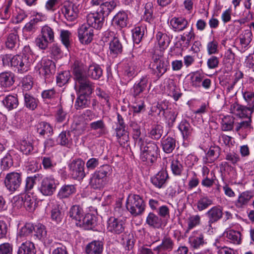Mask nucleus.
<instances>
[{"label":"nucleus","instance_id":"nucleus-1","mask_svg":"<svg viewBox=\"0 0 254 254\" xmlns=\"http://www.w3.org/2000/svg\"><path fill=\"white\" fill-rule=\"evenodd\" d=\"M112 172L111 167L108 165H103L96 171L90 179L89 185L95 190H100L105 184L106 177Z\"/></svg>","mask_w":254,"mask_h":254},{"label":"nucleus","instance_id":"nucleus-2","mask_svg":"<svg viewBox=\"0 0 254 254\" xmlns=\"http://www.w3.org/2000/svg\"><path fill=\"white\" fill-rule=\"evenodd\" d=\"M32 63V59L26 54L16 55L12 57L11 67L14 71L23 73L28 71Z\"/></svg>","mask_w":254,"mask_h":254},{"label":"nucleus","instance_id":"nucleus-3","mask_svg":"<svg viewBox=\"0 0 254 254\" xmlns=\"http://www.w3.org/2000/svg\"><path fill=\"white\" fill-rule=\"evenodd\" d=\"M84 164V162L80 158L75 159L69 164L70 174L73 179L80 181L85 177Z\"/></svg>","mask_w":254,"mask_h":254},{"label":"nucleus","instance_id":"nucleus-4","mask_svg":"<svg viewBox=\"0 0 254 254\" xmlns=\"http://www.w3.org/2000/svg\"><path fill=\"white\" fill-rule=\"evenodd\" d=\"M143 199L139 195L134 194L128 196L126 203L128 210L134 216L140 215L143 211Z\"/></svg>","mask_w":254,"mask_h":254},{"label":"nucleus","instance_id":"nucleus-5","mask_svg":"<svg viewBox=\"0 0 254 254\" xmlns=\"http://www.w3.org/2000/svg\"><path fill=\"white\" fill-rule=\"evenodd\" d=\"M169 62L162 54H154L152 57V61L150 67L157 73L162 76L167 70Z\"/></svg>","mask_w":254,"mask_h":254},{"label":"nucleus","instance_id":"nucleus-6","mask_svg":"<svg viewBox=\"0 0 254 254\" xmlns=\"http://www.w3.org/2000/svg\"><path fill=\"white\" fill-rule=\"evenodd\" d=\"M55 67V63L53 61L46 57H43L35 66V70L38 73L47 78L52 74V70Z\"/></svg>","mask_w":254,"mask_h":254},{"label":"nucleus","instance_id":"nucleus-7","mask_svg":"<svg viewBox=\"0 0 254 254\" xmlns=\"http://www.w3.org/2000/svg\"><path fill=\"white\" fill-rule=\"evenodd\" d=\"M21 182V174L15 172L8 173L4 179L5 186L11 192L17 190L20 186Z\"/></svg>","mask_w":254,"mask_h":254},{"label":"nucleus","instance_id":"nucleus-8","mask_svg":"<svg viewBox=\"0 0 254 254\" xmlns=\"http://www.w3.org/2000/svg\"><path fill=\"white\" fill-rule=\"evenodd\" d=\"M56 188L55 179L51 177H46L42 180L39 190L44 195L51 196L56 191Z\"/></svg>","mask_w":254,"mask_h":254},{"label":"nucleus","instance_id":"nucleus-9","mask_svg":"<svg viewBox=\"0 0 254 254\" xmlns=\"http://www.w3.org/2000/svg\"><path fill=\"white\" fill-rule=\"evenodd\" d=\"M157 150V145L153 142H149L144 146V158L148 165H151L156 160Z\"/></svg>","mask_w":254,"mask_h":254},{"label":"nucleus","instance_id":"nucleus-10","mask_svg":"<svg viewBox=\"0 0 254 254\" xmlns=\"http://www.w3.org/2000/svg\"><path fill=\"white\" fill-rule=\"evenodd\" d=\"M188 242L191 248L196 250L206 244L204 235L198 230L194 231L191 233L189 238Z\"/></svg>","mask_w":254,"mask_h":254},{"label":"nucleus","instance_id":"nucleus-11","mask_svg":"<svg viewBox=\"0 0 254 254\" xmlns=\"http://www.w3.org/2000/svg\"><path fill=\"white\" fill-rule=\"evenodd\" d=\"M105 16L99 11L90 13L87 16V22L91 28L99 29L102 28L104 22Z\"/></svg>","mask_w":254,"mask_h":254},{"label":"nucleus","instance_id":"nucleus-12","mask_svg":"<svg viewBox=\"0 0 254 254\" xmlns=\"http://www.w3.org/2000/svg\"><path fill=\"white\" fill-rule=\"evenodd\" d=\"M78 36L82 44H88L93 39V29L86 25H82L78 29Z\"/></svg>","mask_w":254,"mask_h":254},{"label":"nucleus","instance_id":"nucleus-13","mask_svg":"<svg viewBox=\"0 0 254 254\" xmlns=\"http://www.w3.org/2000/svg\"><path fill=\"white\" fill-rule=\"evenodd\" d=\"M125 229V223L120 219L113 217H110L107 222L108 231L117 234L122 233Z\"/></svg>","mask_w":254,"mask_h":254},{"label":"nucleus","instance_id":"nucleus-14","mask_svg":"<svg viewBox=\"0 0 254 254\" xmlns=\"http://www.w3.org/2000/svg\"><path fill=\"white\" fill-rule=\"evenodd\" d=\"M223 209L220 206H215L211 208L206 213L208 218L209 226L211 227L213 223H216L220 220L223 216Z\"/></svg>","mask_w":254,"mask_h":254},{"label":"nucleus","instance_id":"nucleus-15","mask_svg":"<svg viewBox=\"0 0 254 254\" xmlns=\"http://www.w3.org/2000/svg\"><path fill=\"white\" fill-rule=\"evenodd\" d=\"M62 11L65 18L69 21H74L77 18L79 12L77 6L72 3L64 4Z\"/></svg>","mask_w":254,"mask_h":254},{"label":"nucleus","instance_id":"nucleus-16","mask_svg":"<svg viewBox=\"0 0 254 254\" xmlns=\"http://www.w3.org/2000/svg\"><path fill=\"white\" fill-rule=\"evenodd\" d=\"M96 219L93 214L87 213L81 218L80 221L76 222V225L86 230L93 229L96 225Z\"/></svg>","mask_w":254,"mask_h":254},{"label":"nucleus","instance_id":"nucleus-17","mask_svg":"<svg viewBox=\"0 0 254 254\" xmlns=\"http://www.w3.org/2000/svg\"><path fill=\"white\" fill-rule=\"evenodd\" d=\"M73 74L74 79L78 84L88 80L83 65L78 63L74 64Z\"/></svg>","mask_w":254,"mask_h":254},{"label":"nucleus","instance_id":"nucleus-18","mask_svg":"<svg viewBox=\"0 0 254 254\" xmlns=\"http://www.w3.org/2000/svg\"><path fill=\"white\" fill-rule=\"evenodd\" d=\"M239 39L241 48L244 51L247 50L253 39V35L250 29L244 30L239 36Z\"/></svg>","mask_w":254,"mask_h":254},{"label":"nucleus","instance_id":"nucleus-19","mask_svg":"<svg viewBox=\"0 0 254 254\" xmlns=\"http://www.w3.org/2000/svg\"><path fill=\"white\" fill-rule=\"evenodd\" d=\"M174 242L169 237H164L162 240L161 244L156 249L159 253H167L172 251L174 247Z\"/></svg>","mask_w":254,"mask_h":254},{"label":"nucleus","instance_id":"nucleus-20","mask_svg":"<svg viewBox=\"0 0 254 254\" xmlns=\"http://www.w3.org/2000/svg\"><path fill=\"white\" fill-rule=\"evenodd\" d=\"M179 128L182 133L183 139L189 141L192 133V128L189 123L186 121H182L179 126Z\"/></svg>","mask_w":254,"mask_h":254},{"label":"nucleus","instance_id":"nucleus-21","mask_svg":"<svg viewBox=\"0 0 254 254\" xmlns=\"http://www.w3.org/2000/svg\"><path fill=\"white\" fill-rule=\"evenodd\" d=\"M171 25L175 31L180 32L188 27V21L182 17H174L171 20Z\"/></svg>","mask_w":254,"mask_h":254},{"label":"nucleus","instance_id":"nucleus-22","mask_svg":"<svg viewBox=\"0 0 254 254\" xmlns=\"http://www.w3.org/2000/svg\"><path fill=\"white\" fill-rule=\"evenodd\" d=\"M76 191V188L73 185H64L61 187L58 193L60 199L68 198Z\"/></svg>","mask_w":254,"mask_h":254},{"label":"nucleus","instance_id":"nucleus-23","mask_svg":"<svg viewBox=\"0 0 254 254\" xmlns=\"http://www.w3.org/2000/svg\"><path fill=\"white\" fill-rule=\"evenodd\" d=\"M90 130L96 131L98 137L105 134L106 127L102 120H98L91 123L89 125Z\"/></svg>","mask_w":254,"mask_h":254},{"label":"nucleus","instance_id":"nucleus-24","mask_svg":"<svg viewBox=\"0 0 254 254\" xmlns=\"http://www.w3.org/2000/svg\"><path fill=\"white\" fill-rule=\"evenodd\" d=\"M103 251V243L99 241H94L86 248L87 254H101Z\"/></svg>","mask_w":254,"mask_h":254},{"label":"nucleus","instance_id":"nucleus-25","mask_svg":"<svg viewBox=\"0 0 254 254\" xmlns=\"http://www.w3.org/2000/svg\"><path fill=\"white\" fill-rule=\"evenodd\" d=\"M167 178L168 174L167 171L161 170L154 177L151 178V181L154 186L160 188L165 184Z\"/></svg>","mask_w":254,"mask_h":254},{"label":"nucleus","instance_id":"nucleus-26","mask_svg":"<svg viewBox=\"0 0 254 254\" xmlns=\"http://www.w3.org/2000/svg\"><path fill=\"white\" fill-rule=\"evenodd\" d=\"M253 194L251 191H246L241 193L236 201L235 205L238 208H242L247 204L253 197Z\"/></svg>","mask_w":254,"mask_h":254},{"label":"nucleus","instance_id":"nucleus-27","mask_svg":"<svg viewBox=\"0 0 254 254\" xmlns=\"http://www.w3.org/2000/svg\"><path fill=\"white\" fill-rule=\"evenodd\" d=\"M14 75L10 72H3L0 74V84L1 86L8 87L14 83Z\"/></svg>","mask_w":254,"mask_h":254},{"label":"nucleus","instance_id":"nucleus-28","mask_svg":"<svg viewBox=\"0 0 254 254\" xmlns=\"http://www.w3.org/2000/svg\"><path fill=\"white\" fill-rule=\"evenodd\" d=\"M83 211L82 208L78 205H74L69 209L68 215L72 219L76 222H79L83 217Z\"/></svg>","mask_w":254,"mask_h":254},{"label":"nucleus","instance_id":"nucleus-29","mask_svg":"<svg viewBox=\"0 0 254 254\" xmlns=\"http://www.w3.org/2000/svg\"><path fill=\"white\" fill-rule=\"evenodd\" d=\"M118 1L112 0L109 1H106L102 3L100 6V10H98L103 15H108L111 12L115 9L117 5Z\"/></svg>","mask_w":254,"mask_h":254},{"label":"nucleus","instance_id":"nucleus-30","mask_svg":"<svg viewBox=\"0 0 254 254\" xmlns=\"http://www.w3.org/2000/svg\"><path fill=\"white\" fill-rule=\"evenodd\" d=\"M89 104V96L80 94L75 101L74 107L76 110H80L87 108Z\"/></svg>","mask_w":254,"mask_h":254},{"label":"nucleus","instance_id":"nucleus-31","mask_svg":"<svg viewBox=\"0 0 254 254\" xmlns=\"http://www.w3.org/2000/svg\"><path fill=\"white\" fill-rule=\"evenodd\" d=\"M79 84V92L86 95H90L94 90V84L89 79Z\"/></svg>","mask_w":254,"mask_h":254},{"label":"nucleus","instance_id":"nucleus-32","mask_svg":"<svg viewBox=\"0 0 254 254\" xmlns=\"http://www.w3.org/2000/svg\"><path fill=\"white\" fill-rule=\"evenodd\" d=\"M17 254H36L34 244L30 241L23 243L19 248Z\"/></svg>","mask_w":254,"mask_h":254},{"label":"nucleus","instance_id":"nucleus-33","mask_svg":"<svg viewBox=\"0 0 254 254\" xmlns=\"http://www.w3.org/2000/svg\"><path fill=\"white\" fill-rule=\"evenodd\" d=\"M130 126L133 129V138L135 140V143H137L140 148H141L143 145V142L142 138L140 137L141 135L140 126L136 122L133 121L131 122Z\"/></svg>","mask_w":254,"mask_h":254},{"label":"nucleus","instance_id":"nucleus-34","mask_svg":"<svg viewBox=\"0 0 254 254\" xmlns=\"http://www.w3.org/2000/svg\"><path fill=\"white\" fill-rule=\"evenodd\" d=\"M103 74V70L98 64L90 65L88 69V76L93 79H98Z\"/></svg>","mask_w":254,"mask_h":254},{"label":"nucleus","instance_id":"nucleus-35","mask_svg":"<svg viewBox=\"0 0 254 254\" xmlns=\"http://www.w3.org/2000/svg\"><path fill=\"white\" fill-rule=\"evenodd\" d=\"M224 236L232 243L239 244L241 243V235L238 231L229 230L224 233Z\"/></svg>","mask_w":254,"mask_h":254},{"label":"nucleus","instance_id":"nucleus-36","mask_svg":"<svg viewBox=\"0 0 254 254\" xmlns=\"http://www.w3.org/2000/svg\"><path fill=\"white\" fill-rule=\"evenodd\" d=\"M71 132L69 131H62L59 135L58 141L62 145L69 147L72 144Z\"/></svg>","mask_w":254,"mask_h":254},{"label":"nucleus","instance_id":"nucleus-37","mask_svg":"<svg viewBox=\"0 0 254 254\" xmlns=\"http://www.w3.org/2000/svg\"><path fill=\"white\" fill-rule=\"evenodd\" d=\"M4 106L9 110L16 108L18 105V101L16 96L9 95L5 97L2 101Z\"/></svg>","mask_w":254,"mask_h":254},{"label":"nucleus","instance_id":"nucleus-38","mask_svg":"<svg viewBox=\"0 0 254 254\" xmlns=\"http://www.w3.org/2000/svg\"><path fill=\"white\" fill-rule=\"evenodd\" d=\"M40 35L47 39L51 43L55 41L54 31L51 27L47 25L42 27Z\"/></svg>","mask_w":254,"mask_h":254},{"label":"nucleus","instance_id":"nucleus-39","mask_svg":"<svg viewBox=\"0 0 254 254\" xmlns=\"http://www.w3.org/2000/svg\"><path fill=\"white\" fill-rule=\"evenodd\" d=\"M220 148L218 146H211L210 147L206 155L205 163H211L216 160L219 157Z\"/></svg>","mask_w":254,"mask_h":254},{"label":"nucleus","instance_id":"nucleus-40","mask_svg":"<svg viewBox=\"0 0 254 254\" xmlns=\"http://www.w3.org/2000/svg\"><path fill=\"white\" fill-rule=\"evenodd\" d=\"M251 118L248 117L246 121L237 123L235 124V130L239 133L250 131L251 128Z\"/></svg>","mask_w":254,"mask_h":254},{"label":"nucleus","instance_id":"nucleus-41","mask_svg":"<svg viewBox=\"0 0 254 254\" xmlns=\"http://www.w3.org/2000/svg\"><path fill=\"white\" fill-rule=\"evenodd\" d=\"M122 45L117 37H114L110 41L109 49L111 54L118 55L122 52Z\"/></svg>","mask_w":254,"mask_h":254},{"label":"nucleus","instance_id":"nucleus-42","mask_svg":"<svg viewBox=\"0 0 254 254\" xmlns=\"http://www.w3.org/2000/svg\"><path fill=\"white\" fill-rule=\"evenodd\" d=\"M162 146L165 152L170 153L176 147V140L172 137H168L162 140Z\"/></svg>","mask_w":254,"mask_h":254},{"label":"nucleus","instance_id":"nucleus-43","mask_svg":"<svg viewBox=\"0 0 254 254\" xmlns=\"http://www.w3.org/2000/svg\"><path fill=\"white\" fill-rule=\"evenodd\" d=\"M71 33L67 30H61L60 37L62 44L68 50L71 47Z\"/></svg>","mask_w":254,"mask_h":254},{"label":"nucleus","instance_id":"nucleus-44","mask_svg":"<svg viewBox=\"0 0 254 254\" xmlns=\"http://www.w3.org/2000/svg\"><path fill=\"white\" fill-rule=\"evenodd\" d=\"M87 124L82 117H79L74 121L73 127L74 130L78 131V133L82 134L87 128Z\"/></svg>","mask_w":254,"mask_h":254},{"label":"nucleus","instance_id":"nucleus-45","mask_svg":"<svg viewBox=\"0 0 254 254\" xmlns=\"http://www.w3.org/2000/svg\"><path fill=\"white\" fill-rule=\"evenodd\" d=\"M243 98L249 107L250 110H254V92L250 90H242Z\"/></svg>","mask_w":254,"mask_h":254},{"label":"nucleus","instance_id":"nucleus-46","mask_svg":"<svg viewBox=\"0 0 254 254\" xmlns=\"http://www.w3.org/2000/svg\"><path fill=\"white\" fill-rule=\"evenodd\" d=\"M19 148L23 154L28 155L33 151L34 147L31 140L23 139L20 142Z\"/></svg>","mask_w":254,"mask_h":254},{"label":"nucleus","instance_id":"nucleus-47","mask_svg":"<svg viewBox=\"0 0 254 254\" xmlns=\"http://www.w3.org/2000/svg\"><path fill=\"white\" fill-rule=\"evenodd\" d=\"M113 21L120 27H125L127 25V15L125 12H119L114 16Z\"/></svg>","mask_w":254,"mask_h":254},{"label":"nucleus","instance_id":"nucleus-48","mask_svg":"<svg viewBox=\"0 0 254 254\" xmlns=\"http://www.w3.org/2000/svg\"><path fill=\"white\" fill-rule=\"evenodd\" d=\"M132 38L134 42V47L135 48H139V45L143 37V34L141 33V27H135L132 30Z\"/></svg>","mask_w":254,"mask_h":254},{"label":"nucleus","instance_id":"nucleus-49","mask_svg":"<svg viewBox=\"0 0 254 254\" xmlns=\"http://www.w3.org/2000/svg\"><path fill=\"white\" fill-rule=\"evenodd\" d=\"M234 118L230 116L224 117L222 119L221 127L224 131H229L232 129L234 127Z\"/></svg>","mask_w":254,"mask_h":254},{"label":"nucleus","instance_id":"nucleus-50","mask_svg":"<svg viewBox=\"0 0 254 254\" xmlns=\"http://www.w3.org/2000/svg\"><path fill=\"white\" fill-rule=\"evenodd\" d=\"M212 203L213 201L210 198L207 196H202L196 203L197 208L199 211H201L207 208Z\"/></svg>","mask_w":254,"mask_h":254},{"label":"nucleus","instance_id":"nucleus-51","mask_svg":"<svg viewBox=\"0 0 254 254\" xmlns=\"http://www.w3.org/2000/svg\"><path fill=\"white\" fill-rule=\"evenodd\" d=\"M37 132L41 135H48L51 134L53 131V128L51 125L45 122L40 123L37 126Z\"/></svg>","mask_w":254,"mask_h":254},{"label":"nucleus","instance_id":"nucleus-52","mask_svg":"<svg viewBox=\"0 0 254 254\" xmlns=\"http://www.w3.org/2000/svg\"><path fill=\"white\" fill-rule=\"evenodd\" d=\"M42 178L41 174H36L33 176L28 177L26 179L25 190L26 191L31 190L36 181H39Z\"/></svg>","mask_w":254,"mask_h":254},{"label":"nucleus","instance_id":"nucleus-53","mask_svg":"<svg viewBox=\"0 0 254 254\" xmlns=\"http://www.w3.org/2000/svg\"><path fill=\"white\" fill-rule=\"evenodd\" d=\"M24 97L26 107L31 110H34L37 106L38 100L28 93H25Z\"/></svg>","mask_w":254,"mask_h":254},{"label":"nucleus","instance_id":"nucleus-54","mask_svg":"<svg viewBox=\"0 0 254 254\" xmlns=\"http://www.w3.org/2000/svg\"><path fill=\"white\" fill-rule=\"evenodd\" d=\"M70 78V74L69 71H64L59 73L57 77V83L58 85L62 87L66 84Z\"/></svg>","mask_w":254,"mask_h":254},{"label":"nucleus","instance_id":"nucleus-55","mask_svg":"<svg viewBox=\"0 0 254 254\" xmlns=\"http://www.w3.org/2000/svg\"><path fill=\"white\" fill-rule=\"evenodd\" d=\"M34 229L32 224L26 223L20 230L18 234L17 239L27 237L30 235Z\"/></svg>","mask_w":254,"mask_h":254},{"label":"nucleus","instance_id":"nucleus-56","mask_svg":"<svg viewBox=\"0 0 254 254\" xmlns=\"http://www.w3.org/2000/svg\"><path fill=\"white\" fill-rule=\"evenodd\" d=\"M18 38V36L16 34H9L5 42L6 47L10 50L14 49L17 44Z\"/></svg>","mask_w":254,"mask_h":254},{"label":"nucleus","instance_id":"nucleus-57","mask_svg":"<svg viewBox=\"0 0 254 254\" xmlns=\"http://www.w3.org/2000/svg\"><path fill=\"white\" fill-rule=\"evenodd\" d=\"M34 236L39 240L44 239L47 235V231L45 226L38 224L34 226Z\"/></svg>","mask_w":254,"mask_h":254},{"label":"nucleus","instance_id":"nucleus-58","mask_svg":"<svg viewBox=\"0 0 254 254\" xmlns=\"http://www.w3.org/2000/svg\"><path fill=\"white\" fill-rule=\"evenodd\" d=\"M51 43L47 39H45L40 34L35 40V45L40 50H46L48 48L49 44Z\"/></svg>","mask_w":254,"mask_h":254},{"label":"nucleus","instance_id":"nucleus-59","mask_svg":"<svg viewBox=\"0 0 254 254\" xmlns=\"http://www.w3.org/2000/svg\"><path fill=\"white\" fill-rule=\"evenodd\" d=\"M36 200L33 197L26 195L24 197L23 205L28 211H33L36 207Z\"/></svg>","mask_w":254,"mask_h":254},{"label":"nucleus","instance_id":"nucleus-60","mask_svg":"<svg viewBox=\"0 0 254 254\" xmlns=\"http://www.w3.org/2000/svg\"><path fill=\"white\" fill-rule=\"evenodd\" d=\"M146 223L150 226L158 227L161 224V219L152 213H150L146 218Z\"/></svg>","mask_w":254,"mask_h":254},{"label":"nucleus","instance_id":"nucleus-61","mask_svg":"<svg viewBox=\"0 0 254 254\" xmlns=\"http://www.w3.org/2000/svg\"><path fill=\"white\" fill-rule=\"evenodd\" d=\"M156 38L158 44L163 49L167 47L169 44V40L166 34L161 32H158L156 35Z\"/></svg>","mask_w":254,"mask_h":254},{"label":"nucleus","instance_id":"nucleus-62","mask_svg":"<svg viewBox=\"0 0 254 254\" xmlns=\"http://www.w3.org/2000/svg\"><path fill=\"white\" fill-rule=\"evenodd\" d=\"M200 223V216L199 215L190 216L187 221L188 230H190L198 225Z\"/></svg>","mask_w":254,"mask_h":254},{"label":"nucleus","instance_id":"nucleus-63","mask_svg":"<svg viewBox=\"0 0 254 254\" xmlns=\"http://www.w3.org/2000/svg\"><path fill=\"white\" fill-rule=\"evenodd\" d=\"M132 235L127 234H125L122 235V244L125 246L126 250L129 251L131 250L133 246V241L132 240Z\"/></svg>","mask_w":254,"mask_h":254},{"label":"nucleus","instance_id":"nucleus-64","mask_svg":"<svg viewBox=\"0 0 254 254\" xmlns=\"http://www.w3.org/2000/svg\"><path fill=\"white\" fill-rule=\"evenodd\" d=\"M171 169L174 175H180L183 170V167L178 159H173L171 162Z\"/></svg>","mask_w":254,"mask_h":254}]
</instances>
